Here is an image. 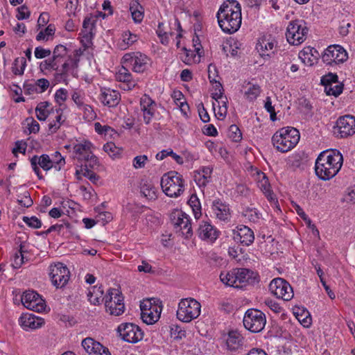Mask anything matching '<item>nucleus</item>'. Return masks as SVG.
I'll list each match as a JSON object with an SVG mask.
<instances>
[{
    "label": "nucleus",
    "instance_id": "nucleus-1",
    "mask_svg": "<svg viewBox=\"0 0 355 355\" xmlns=\"http://www.w3.org/2000/svg\"><path fill=\"white\" fill-rule=\"evenodd\" d=\"M343 162V155L339 150H324L320 153L315 161V174L322 180H329L338 173Z\"/></svg>",
    "mask_w": 355,
    "mask_h": 355
},
{
    "label": "nucleus",
    "instance_id": "nucleus-2",
    "mask_svg": "<svg viewBox=\"0 0 355 355\" xmlns=\"http://www.w3.org/2000/svg\"><path fill=\"white\" fill-rule=\"evenodd\" d=\"M218 21L223 32L232 34L241 24V8L236 0H227L220 7L217 13Z\"/></svg>",
    "mask_w": 355,
    "mask_h": 355
},
{
    "label": "nucleus",
    "instance_id": "nucleus-3",
    "mask_svg": "<svg viewBox=\"0 0 355 355\" xmlns=\"http://www.w3.org/2000/svg\"><path fill=\"white\" fill-rule=\"evenodd\" d=\"M300 132L291 127L282 128L277 131L272 137L274 147L282 153H286L299 142Z\"/></svg>",
    "mask_w": 355,
    "mask_h": 355
},
{
    "label": "nucleus",
    "instance_id": "nucleus-4",
    "mask_svg": "<svg viewBox=\"0 0 355 355\" xmlns=\"http://www.w3.org/2000/svg\"><path fill=\"white\" fill-rule=\"evenodd\" d=\"M160 184L165 194L171 198L180 196L184 191V180L182 175L175 171L163 175Z\"/></svg>",
    "mask_w": 355,
    "mask_h": 355
},
{
    "label": "nucleus",
    "instance_id": "nucleus-5",
    "mask_svg": "<svg viewBox=\"0 0 355 355\" xmlns=\"http://www.w3.org/2000/svg\"><path fill=\"white\" fill-rule=\"evenodd\" d=\"M141 318L147 324H153L160 318L162 311L161 302L157 298L144 299L140 302Z\"/></svg>",
    "mask_w": 355,
    "mask_h": 355
},
{
    "label": "nucleus",
    "instance_id": "nucleus-6",
    "mask_svg": "<svg viewBox=\"0 0 355 355\" xmlns=\"http://www.w3.org/2000/svg\"><path fill=\"white\" fill-rule=\"evenodd\" d=\"M200 304L195 299H182L178 304L177 318L184 322H191L200 315Z\"/></svg>",
    "mask_w": 355,
    "mask_h": 355
},
{
    "label": "nucleus",
    "instance_id": "nucleus-7",
    "mask_svg": "<svg viewBox=\"0 0 355 355\" xmlns=\"http://www.w3.org/2000/svg\"><path fill=\"white\" fill-rule=\"evenodd\" d=\"M31 164L33 170L36 173L39 179H42L43 177L41 174L38 165L44 171H47L52 168H54L56 171H59L62 166L65 164V160L64 158H60L58 160H51L48 155L43 154L38 157L34 155L31 159Z\"/></svg>",
    "mask_w": 355,
    "mask_h": 355
},
{
    "label": "nucleus",
    "instance_id": "nucleus-8",
    "mask_svg": "<svg viewBox=\"0 0 355 355\" xmlns=\"http://www.w3.org/2000/svg\"><path fill=\"white\" fill-rule=\"evenodd\" d=\"M266 322L263 313L257 309H248L244 315L243 323L251 333H259Z\"/></svg>",
    "mask_w": 355,
    "mask_h": 355
},
{
    "label": "nucleus",
    "instance_id": "nucleus-9",
    "mask_svg": "<svg viewBox=\"0 0 355 355\" xmlns=\"http://www.w3.org/2000/svg\"><path fill=\"white\" fill-rule=\"evenodd\" d=\"M308 28L302 20H295L289 23L286 30L287 41L293 45H298L306 39Z\"/></svg>",
    "mask_w": 355,
    "mask_h": 355
},
{
    "label": "nucleus",
    "instance_id": "nucleus-10",
    "mask_svg": "<svg viewBox=\"0 0 355 355\" xmlns=\"http://www.w3.org/2000/svg\"><path fill=\"white\" fill-rule=\"evenodd\" d=\"M123 297L116 288H110L105 297V306L107 312L111 315H120L124 312Z\"/></svg>",
    "mask_w": 355,
    "mask_h": 355
},
{
    "label": "nucleus",
    "instance_id": "nucleus-11",
    "mask_svg": "<svg viewBox=\"0 0 355 355\" xmlns=\"http://www.w3.org/2000/svg\"><path fill=\"white\" fill-rule=\"evenodd\" d=\"M334 134L339 138H347L355 134V117L349 114L340 116L334 126Z\"/></svg>",
    "mask_w": 355,
    "mask_h": 355
},
{
    "label": "nucleus",
    "instance_id": "nucleus-12",
    "mask_svg": "<svg viewBox=\"0 0 355 355\" xmlns=\"http://www.w3.org/2000/svg\"><path fill=\"white\" fill-rule=\"evenodd\" d=\"M49 276L53 286L62 288L69 279V270L66 266L59 262L50 266Z\"/></svg>",
    "mask_w": 355,
    "mask_h": 355
},
{
    "label": "nucleus",
    "instance_id": "nucleus-13",
    "mask_svg": "<svg viewBox=\"0 0 355 355\" xmlns=\"http://www.w3.org/2000/svg\"><path fill=\"white\" fill-rule=\"evenodd\" d=\"M269 290L277 298L288 301L293 297V291L291 285L282 278H275L269 284Z\"/></svg>",
    "mask_w": 355,
    "mask_h": 355
},
{
    "label": "nucleus",
    "instance_id": "nucleus-14",
    "mask_svg": "<svg viewBox=\"0 0 355 355\" xmlns=\"http://www.w3.org/2000/svg\"><path fill=\"white\" fill-rule=\"evenodd\" d=\"M171 220L176 231H180L185 238H190L193 235L190 218L185 213L175 211L171 214Z\"/></svg>",
    "mask_w": 355,
    "mask_h": 355
},
{
    "label": "nucleus",
    "instance_id": "nucleus-15",
    "mask_svg": "<svg viewBox=\"0 0 355 355\" xmlns=\"http://www.w3.org/2000/svg\"><path fill=\"white\" fill-rule=\"evenodd\" d=\"M21 301L26 309L35 312L44 311L46 308L45 301L34 291L24 292L21 295Z\"/></svg>",
    "mask_w": 355,
    "mask_h": 355
},
{
    "label": "nucleus",
    "instance_id": "nucleus-16",
    "mask_svg": "<svg viewBox=\"0 0 355 355\" xmlns=\"http://www.w3.org/2000/svg\"><path fill=\"white\" fill-rule=\"evenodd\" d=\"M347 58V53L343 47L340 45H331L325 50L322 60L327 64L331 65L333 63H343Z\"/></svg>",
    "mask_w": 355,
    "mask_h": 355
},
{
    "label": "nucleus",
    "instance_id": "nucleus-17",
    "mask_svg": "<svg viewBox=\"0 0 355 355\" xmlns=\"http://www.w3.org/2000/svg\"><path fill=\"white\" fill-rule=\"evenodd\" d=\"M236 284H239V288L245 284H254L259 282V275L257 272L247 268H236L234 270Z\"/></svg>",
    "mask_w": 355,
    "mask_h": 355
},
{
    "label": "nucleus",
    "instance_id": "nucleus-18",
    "mask_svg": "<svg viewBox=\"0 0 355 355\" xmlns=\"http://www.w3.org/2000/svg\"><path fill=\"white\" fill-rule=\"evenodd\" d=\"M81 344L88 355H111L108 348L92 338L83 339Z\"/></svg>",
    "mask_w": 355,
    "mask_h": 355
},
{
    "label": "nucleus",
    "instance_id": "nucleus-19",
    "mask_svg": "<svg viewBox=\"0 0 355 355\" xmlns=\"http://www.w3.org/2000/svg\"><path fill=\"white\" fill-rule=\"evenodd\" d=\"M233 238L235 241L249 246L254 242V235L250 228L245 225H240L236 227V230H234Z\"/></svg>",
    "mask_w": 355,
    "mask_h": 355
},
{
    "label": "nucleus",
    "instance_id": "nucleus-20",
    "mask_svg": "<svg viewBox=\"0 0 355 355\" xmlns=\"http://www.w3.org/2000/svg\"><path fill=\"white\" fill-rule=\"evenodd\" d=\"M19 324L25 331L35 330L44 325V320L32 313H24L19 318Z\"/></svg>",
    "mask_w": 355,
    "mask_h": 355
},
{
    "label": "nucleus",
    "instance_id": "nucleus-21",
    "mask_svg": "<svg viewBox=\"0 0 355 355\" xmlns=\"http://www.w3.org/2000/svg\"><path fill=\"white\" fill-rule=\"evenodd\" d=\"M141 109L144 112V121L149 124L154 116L155 103L147 95H144L140 100Z\"/></svg>",
    "mask_w": 355,
    "mask_h": 355
},
{
    "label": "nucleus",
    "instance_id": "nucleus-22",
    "mask_svg": "<svg viewBox=\"0 0 355 355\" xmlns=\"http://www.w3.org/2000/svg\"><path fill=\"white\" fill-rule=\"evenodd\" d=\"M100 99L105 105L115 107L119 103L120 94L116 90L110 88H104L101 89Z\"/></svg>",
    "mask_w": 355,
    "mask_h": 355
},
{
    "label": "nucleus",
    "instance_id": "nucleus-23",
    "mask_svg": "<svg viewBox=\"0 0 355 355\" xmlns=\"http://www.w3.org/2000/svg\"><path fill=\"white\" fill-rule=\"evenodd\" d=\"M198 234L200 238L203 240L215 241L218 236V232L207 222H202L199 225Z\"/></svg>",
    "mask_w": 355,
    "mask_h": 355
},
{
    "label": "nucleus",
    "instance_id": "nucleus-24",
    "mask_svg": "<svg viewBox=\"0 0 355 355\" xmlns=\"http://www.w3.org/2000/svg\"><path fill=\"white\" fill-rule=\"evenodd\" d=\"M148 57L141 53H137L129 60L130 64L132 66V70L137 73H142L146 71L148 68Z\"/></svg>",
    "mask_w": 355,
    "mask_h": 355
},
{
    "label": "nucleus",
    "instance_id": "nucleus-25",
    "mask_svg": "<svg viewBox=\"0 0 355 355\" xmlns=\"http://www.w3.org/2000/svg\"><path fill=\"white\" fill-rule=\"evenodd\" d=\"M213 209L216 217L221 220H226L230 217V208L220 200H215L213 202Z\"/></svg>",
    "mask_w": 355,
    "mask_h": 355
},
{
    "label": "nucleus",
    "instance_id": "nucleus-26",
    "mask_svg": "<svg viewBox=\"0 0 355 355\" xmlns=\"http://www.w3.org/2000/svg\"><path fill=\"white\" fill-rule=\"evenodd\" d=\"M116 79L119 82L126 83L127 89H131L135 86V83L132 80V75L129 70L122 66L116 73Z\"/></svg>",
    "mask_w": 355,
    "mask_h": 355
},
{
    "label": "nucleus",
    "instance_id": "nucleus-27",
    "mask_svg": "<svg viewBox=\"0 0 355 355\" xmlns=\"http://www.w3.org/2000/svg\"><path fill=\"white\" fill-rule=\"evenodd\" d=\"M225 343L229 350L236 351L243 347V337L241 334H227Z\"/></svg>",
    "mask_w": 355,
    "mask_h": 355
},
{
    "label": "nucleus",
    "instance_id": "nucleus-28",
    "mask_svg": "<svg viewBox=\"0 0 355 355\" xmlns=\"http://www.w3.org/2000/svg\"><path fill=\"white\" fill-rule=\"evenodd\" d=\"M103 290L102 286H94L92 288V290L89 291L87 297L91 304L98 305L105 300V297H103Z\"/></svg>",
    "mask_w": 355,
    "mask_h": 355
},
{
    "label": "nucleus",
    "instance_id": "nucleus-29",
    "mask_svg": "<svg viewBox=\"0 0 355 355\" xmlns=\"http://www.w3.org/2000/svg\"><path fill=\"white\" fill-rule=\"evenodd\" d=\"M50 103L48 101L40 102L35 108L36 116L40 121H45L50 114L48 109Z\"/></svg>",
    "mask_w": 355,
    "mask_h": 355
},
{
    "label": "nucleus",
    "instance_id": "nucleus-30",
    "mask_svg": "<svg viewBox=\"0 0 355 355\" xmlns=\"http://www.w3.org/2000/svg\"><path fill=\"white\" fill-rule=\"evenodd\" d=\"M141 193L144 197L150 200L157 198L156 189L150 182H145L141 184Z\"/></svg>",
    "mask_w": 355,
    "mask_h": 355
},
{
    "label": "nucleus",
    "instance_id": "nucleus-31",
    "mask_svg": "<svg viewBox=\"0 0 355 355\" xmlns=\"http://www.w3.org/2000/svg\"><path fill=\"white\" fill-rule=\"evenodd\" d=\"M188 204L189 205V206L191 207V209L193 210L194 217L196 219H198L202 215L201 205H200L198 198L197 197V196L196 194H193L191 196V197L188 201Z\"/></svg>",
    "mask_w": 355,
    "mask_h": 355
},
{
    "label": "nucleus",
    "instance_id": "nucleus-32",
    "mask_svg": "<svg viewBox=\"0 0 355 355\" xmlns=\"http://www.w3.org/2000/svg\"><path fill=\"white\" fill-rule=\"evenodd\" d=\"M116 331L117 333H121L122 331L124 333H144L140 327L132 322L121 323L118 326Z\"/></svg>",
    "mask_w": 355,
    "mask_h": 355
},
{
    "label": "nucleus",
    "instance_id": "nucleus-33",
    "mask_svg": "<svg viewBox=\"0 0 355 355\" xmlns=\"http://www.w3.org/2000/svg\"><path fill=\"white\" fill-rule=\"evenodd\" d=\"M26 66V58L24 57L17 58L12 64V71L15 75L24 74Z\"/></svg>",
    "mask_w": 355,
    "mask_h": 355
},
{
    "label": "nucleus",
    "instance_id": "nucleus-34",
    "mask_svg": "<svg viewBox=\"0 0 355 355\" xmlns=\"http://www.w3.org/2000/svg\"><path fill=\"white\" fill-rule=\"evenodd\" d=\"M274 46L275 45L273 42H269L264 40L257 44V49L258 50L259 52H260V55L262 57H270V53L266 52L269 51H272ZM272 53H274V52L272 51Z\"/></svg>",
    "mask_w": 355,
    "mask_h": 355
},
{
    "label": "nucleus",
    "instance_id": "nucleus-35",
    "mask_svg": "<svg viewBox=\"0 0 355 355\" xmlns=\"http://www.w3.org/2000/svg\"><path fill=\"white\" fill-rule=\"evenodd\" d=\"M220 279L225 284L233 286L234 288H239L240 285L236 284V276L234 270L231 272L223 273L220 275Z\"/></svg>",
    "mask_w": 355,
    "mask_h": 355
},
{
    "label": "nucleus",
    "instance_id": "nucleus-36",
    "mask_svg": "<svg viewBox=\"0 0 355 355\" xmlns=\"http://www.w3.org/2000/svg\"><path fill=\"white\" fill-rule=\"evenodd\" d=\"M139 5L138 2L135 1L132 2L130 5V11L132 13V17L135 22L139 23L142 21L144 17V11L141 6H139L140 10L137 8V6Z\"/></svg>",
    "mask_w": 355,
    "mask_h": 355
},
{
    "label": "nucleus",
    "instance_id": "nucleus-37",
    "mask_svg": "<svg viewBox=\"0 0 355 355\" xmlns=\"http://www.w3.org/2000/svg\"><path fill=\"white\" fill-rule=\"evenodd\" d=\"M92 144L89 141H85L83 144H78L74 146L73 151L78 155V157H82L89 153L91 149Z\"/></svg>",
    "mask_w": 355,
    "mask_h": 355
},
{
    "label": "nucleus",
    "instance_id": "nucleus-38",
    "mask_svg": "<svg viewBox=\"0 0 355 355\" xmlns=\"http://www.w3.org/2000/svg\"><path fill=\"white\" fill-rule=\"evenodd\" d=\"M249 87L245 92V96L250 101H253L260 94L261 89L258 85H251L248 83Z\"/></svg>",
    "mask_w": 355,
    "mask_h": 355
},
{
    "label": "nucleus",
    "instance_id": "nucleus-39",
    "mask_svg": "<svg viewBox=\"0 0 355 355\" xmlns=\"http://www.w3.org/2000/svg\"><path fill=\"white\" fill-rule=\"evenodd\" d=\"M343 85L339 83L336 84L326 85L324 87L325 92L327 95H333L338 96L343 92Z\"/></svg>",
    "mask_w": 355,
    "mask_h": 355
},
{
    "label": "nucleus",
    "instance_id": "nucleus-40",
    "mask_svg": "<svg viewBox=\"0 0 355 355\" xmlns=\"http://www.w3.org/2000/svg\"><path fill=\"white\" fill-rule=\"evenodd\" d=\"M53 54V58L54 60L59 63L60 62V59L67 55V49L64 45L58 44L55 47Z\"/></svg>",
    "mask_w": 355,
    "mask_h": 355
},
{
    "label": "nucleus",
    "instance_id": "nucleus-41",
    "mask_svg": "<svg viewBox=\"0 0 355 355\" xmlns=\"http://www.w3.org/2000/svg\"><path fill=\"white\" fill-rule=\"evenodd\" d=\"M81 171L83 175L87 178L94 184H96L100 179V177L98 175L87 168V165L82 166Z\"/></svg>",
    "mask_w": 355,
    "mask_h": 355
},
{
    "label": "nucleus",
    "instance_id": "nucleus-42",
    "mask_svg": "<svg viewBox=\"0 0 355 355\" xmlns=\"http://www.w3.org/2000/svg\"><path fill=\"white\" fill-rule=\"evenodd\" d=\"M25 251L23 250V245H20L19 254L16 253L14 256L12 266L15 268H19L24 263V253Z\"/></svg>",
    "mask_w": 355,
    "mask_h": 355
},
{
    "label": "nucleus",
    "instance_id": "nucleus-43",
    "mask_svg": "<svg viewBox=\"0 0 355 355\" xmlns=\"http://www.w3.org/2000/svg\"><path fill=\"white\" fill-rule=\"evenodd\" d=\"M119 336L123 341L136 343L143 339L144 334H119Z\"/></svg>",
    "mask_w": 355,
    "mask_h": 355
},
{
    "label": "nucleus",
    "instance_id": "nucleus-44",
    "mask_svg": "<svg viewBox=\"0 0 355 355\" xmlns=\"http://www.w3.org/2000/svg\"><path fill=\"white\" fill-rule=\"evenodd\" d=\"M229 137L235 142L241 140L242 134L236 125H230L229 128Z\"/></svg>",
    "mask_w": 355,
    "mask_h": 355
},
{
    "label": "nucleus",
    "instance_id": "nucleus-45",
    "mask_svg": "<svg viewBox=\"0 0 355 355\" xmlns=\"http://www.w3.org/2000/svg\"><path fill=\"white\" fill-rule=\"evenodd\" d=\"M23 221L26 225H28L29 227L34 228V229L40 228L42 226L41 220L39 218H37L36 216H32L30 218L28 216H24Z\"/></svg>",
    "mask_w": 355,
    "mask_h": 355
},
{
    "label": "nucleus",
    "instance_id": "nucleus-46",
    "mask_svg": "<svg viewBox=\"0 0 355 355\" xmlns=\"http://www.w3.org/2000/svg\"><path fill=\"white\" fill-rule=\"evenodd\" d=\"M336 83H338V76L336 73H329L321 78V83L324 87L326 85L336 84Z\"/></svg>",
    "mask_w": 355,
    "mask_h": 355
},
{
    "label": "nucleus",
    "instance_id": "nucleus-47",
    "mask_svg": "<svg viewBox=\"0 0 355 355\" xmlns=\"http://www.w3.org/2000/svg\"><path fill=\"white\" fill-rule=\"evenodd\" d=\"M40 67L42 70L52 69L55 71H58V62L54 60L53 58L49 60H44L41 62Z\"/></svg>",
    "mask_w": 355,
    "mask_h": 355
},
{
    "label": "nucleus",
    "instance_id": "nucleus-48",
    "mask_svg": "<svg viewBox=\"0 0 355 355\" xmlns=\"http://www.w3.org/2000/svg\"><path fill=\"white\" fill-rule=\"evenodd\" d=\"M26 121L27 123L29 134L39 132L40 125L33 118H27Z\"/></svg>",
    "mask_w": 355,
    "mask_h": 355
},
{
    "label": "nucleus",
    "instance_id": "nucleus-49",
    "mask_svg": "<svg viewBox=\"0 0 355 355\" xmlns=\"http://www.w3.org/2000/svg\"><path fill=\"white\" fill-rule=\"evenodd\" d=\"M252 222H257L259 219L260 214L255 209L248 208L244 214Z\"/></svg>",
    "mask_w": 355,
    "mask_h": 355
},
{
    "label": "nucleus",
    "instance_id": "nucleus-50",
    "mask_svg": "<svg viewBox=\"0 0 355 355\" xmlns=\"http://www.w3.org/2000/svg\"><path fill=\"white\" fill-rule=\"evenodd\" d=\"M147 160L148 157L145 155L136 156L133 159V166L135 168H144Z\"/></svg>",
    "mask_w": 355,
    "mask_h": 355
},
{
    "label": "nucleus",
    "instance_id": "nucleus-51",
    "mask_svg": "<svg viewBox=\"0 0 355 355\" xmlns=\"http://www.w3.org/2000/svg\"><path fill=\"white\" fill-rule=\"evenodd\" d=\"M137 40V36L130 31H126L123 34V42L128 46L132 45Z\"/></svg>",
    "mask_w": 355,
    "mask_h": 355
},
{
    "label": "nucleus",
    "instance_id": "nucleus-52",
    "mask_svg": "<svg viewBox=\"0 0 355 355\" xmlns=\"http://www.w3.org/2000/svg\"><path fill=\"white\" fill-rule=\"evenodd\" d=\"M94 27V22L92 21L91 17H86L83 23V31L85 32L86 34H92V29Z\"/></svg>",
    "mask_w": 355,
    "mask_h": 355
},
{
    "label": "nucleus",
    "instance_id": "nucleus-53",
    "mask_svg": "<svg viewBox=\"0 0 355 355\" xmlns=\"http://www.w3.org/2000/svg\"><path fill=\"white\" fill-rule=\"evenodd\" d=\"M51 50L45 49L41 46L36 47L34 52L35 56L37 59H42L48 57L51 55Z\"/></svg>",
    "mask_w": 355,
    "mask_h": 355
},
{
    "label": "nucleus",
    "instance_id": "nucleus-54",
    "mask_svg": "<svg viewBox=\"0 0 355 355\" xmlns=\"http://www.w3.org/2000/svg\"><path fill=\"white\" fill-rule=\"evenodd\" d=\"M259 187L261 190L263 191L267 198H269V196H271V191L270 189V186L265 175L263 176V179L259 182Z\"/></svg>",
    "mask_w": 355,
    "mask_h": 355
},
{
    "label": "nucleus",
    "instance_id": "nucleus-55",
    "mask_svg": "<svg viewBox=\"0 0 355 355\" xmlns=\"http://www.w3.org/2000/svg\"><path fill=\"white\" fill-rule=\"evenodd\" d=\"M35 85L37 86V89H38V92L42 93L47 89L49 86V82L47 79L40 78L38 79L35 83Z\"/></svg>",
    "mask_w": 355,
    "mask_h": 355
},
{
    "label": "nucleus",
    "instance_id": "nucleus-56",
    "mask_svg": "<svg viewBox=\"0 0 355 355\" xmlns=\"http://www.w3.org/2000/svg\"><path fill=\"white\" fill-rule=\"evenodd\" d=\"M18 13L17 15V18L19 20H22L25 19H28L30 17V11L28 8L24 5L18 8L17 9Z\"/></svg>",
    "mask_w": 355,
    "mask_h": 355
},
{
    "label": "nucleus",
    "instance_id": "nucleus-57",
    "mask_svg": "<svg viewBox=\"0 0 355 355\" xmlns=\"http://www.w3.org/2000/svg\"><path fill=\"white\" fill-rule=\"evenodd\" d=\"M27 144L23 141H17L15 142V147L12 149V153L17 156V153L20 152L22 154L26 153Z\"/></svg>",
    "mask_w": 355,
    "mask_h": 355
},
{
    "label": "nucleus",
    "instance_id": "nucleus-58",
    "mask_svg": "<svg viewBox=\"0 0 355 355\" xmlns=\"http://www.w3.org/2000/svg\"><path fill=\"white\" fill-rule=\"evenodd\" d=\"M67 97V91L65 89H60L57 90L55 94V99L56 102L59 104H61L64 102Z\"/></svg>",
    "mask_w": 355,
    "mask_h": 355
},
{
    "label": "nucleus",
    "instance_id": "nucleus-59",
    "mask_svg": "<svg viewBox=\"0 0 355 355\" xmlns=\"http://www.w3.org/2000/svg\"><path fill=\"white\" fill-rule=\"evenodd\" d=\"M209 80L211 83H217L216 78L218 76V71L215 64H210L208 66Z\"/></svg>",
    "mask_w": 355,
    "mask_h": 355
},
{
    "label": "nucleus",
    "instance_id": "nucleus-60",
    "mask_svg": "<svg viewBox=\"0 0 355 355\" xmlns=\"http://www.w3.org/2000/svg\"><path fill=\"white\" fill-rule=\"evenodd\" d=\"M17 202L20 205L26 208L31 207L32 205L33 204V201L28 192L25 193L23 198L18 199Z\"/></svg>",
    "mask_w": 355,
    "mask_h": 355
},
{
    "label": "nucleus",
    "instance_id": "nucleus-61",
    "mask_svg": "<svg viewBox=\"0 0 355 355\" xmlns=\"http://www.w3.org/2000/svg\"><path fill=\"white\" fill-rule=\"evenodd\" d=\"M24 90L25 94H33L34 93L39 94L38 89H37V86L34 83H31L28 82H26L24 84Z\"/></svg>",
    "mask_w": 355,
    "mask_h": 355
},
{
    "label": "nucleus",
    "instance_id": "nucleus-62",
    "mask_svg": "<svg viewBox=\"0 0 355 355\" xmlns=\"http://www.w3.org/2000/svg\"><path fill=\"white\" fill-rule=\"evenodd\" d=\"M198 114L200 119L204 122L207 123L209 121V115L207 113V110L205 109L202 103L198 105Z\"/></svg>",
    "mask_w": 355,
    "mask_h": 355
},
{
    "label": "nucleus",
    "instance_id": "nucleus-63",
    "mask_svg": "<svg viewBox=\"0 0 355 355\" xmlns=\"http://www.w3.org/2000/svg\"><path fill=\"white\" fill-rule=\"evenodd\" d=\"M95 130L98 134L107 135L110 131L112 132L114 130L108 125H102L100 123L97 122L94 124Z\"/></svg>",
    "mask_w": 355,
    "mask_h": 355
},
{
    "label": "nucleus",
    "instance_id": "nucleus-64",
    "mask_svg": "<svg viewBox=\"0 0 355 355\" xmlns=\"http://www.w3.org/2000/svg\"><path fill=\"white\" fill-rule=\"evenodd\" d=\"M344 200L347 202L355 204V188H349L347 189Z\"/></svg>",
    "mask_w": 355,
    "mask_h": 355
}]
</instances>
